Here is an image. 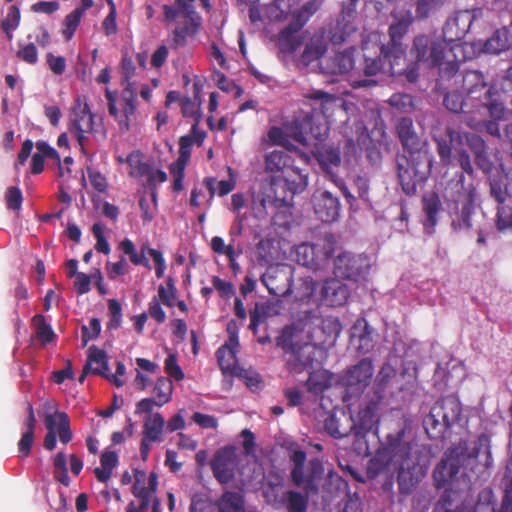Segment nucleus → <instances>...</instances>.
<instances>
[{"label":"nucleus","instance_id":"obj_13","mask_svg":"<svg viewBox=\"0 0 512 512\" xmlns=\"http://www.w3.org/2000/svg\"><path fill=\"white\" fill-rule=\"evenodd\" d=\"M94 117L85 97L78 96L69 113L68 127L75 136L83 154H86L88 143L86 134H94L96 132Z\"/></svg>","mask_w":512,"mask_h":512},{"label":"nucleus","instance_id":"obj_32","mask_svg":"<svg viewBox=\"0 0 512 512\" xmlns=\"http://www.w3.org/2000/svg\"><path fill=\"white\" fill-rule=\"evenodd\" d=\"M364 51V75L365 76H375L380 72L387 73L390 76L392 74L389 71L390 59L383 56L381 51L375 52L373 48V44L370 46L366 44L363 47Z\"/></svg>","mask_w":512,"mask_h":512},{"label":"nucleus","instance_id":"obj_47","mask_svg":"<svg viewBox=\"0 0 512 512\" xmlns=\"http://www.w3.org/2000/svg\"><path fill=\"white\" fill-rule=\"evenodd\" d=\"M278 45L281 51L294 53L302 45V38L298 32L283 28L278 37Z\"/></svg>","mask_w":512,"mask_h":512},{"label":"nucleus","instance_id":"obj_49","mask_svg":"<svg viewBox=\"0 0 512 512\" xmlns=\"http://www.w3.org/2000/svg\"><path fill=\"white\" fill-rule=\"evenodd\" d=\"M324 429L330 436L336 439L344 438L353 432V428H351V422L347 427H343L340 424L339 419H337L333 414L329 415L324 420Z\"/></svg>","mask_w":512,"mask_h":512},{"label":"nucleus","instance_id":"obj_36","mask_svg":"<svg viewBox=\"0 0 512 512\" xmlns=\"http://www.w3.org/2000/svg\"><path fill=\"white\" fill-rule=\"evenodd\" d=\"M217 512H245V499L236 491L227 490L214 502Z\"/></svg>","mask_w":512,"mask_h":512},{"label":"nucleus","instance_id":"obj_12","mask_svg":"<svg viewBox=\"0 0 512 512\" xmlns=\"http://www.w3.org/2000/svg\"><path fill=\"white\" fill-rule=\"evenodd\" d=\"M455 84H461V90L471 102V108L479 110L483 100H488L498 94L493 85H488L483 73L476 70H469L463 74H456Z\"/></svg>","mask_w":512,"mask_h":512},{"label":"nucleus","instance_id":"obj_45","mask_svg":"<svg viewBox=\"0 0 512 512\" xmlns=\"http://www.w3.org/2000/svg\"><path fill=\"white\" fill-rule=\"evenodd\" d=\"M331 385V375L326 370H316L309 374L306 386L314 395L323 393Z\"/></svg>","mask_w":512,"mask_h":512},{"label":"nucleus","instance_id":"obj_29","mask_svg":"<svg viewBox=\"0 0 512 512\" xmlns=\"http://www.w3.org/2000/svg\"><path fill=\"white\" fill-rule=\"evenodd\" d=\"M291 280V273L278 267L269 269L261 277L263 285L274 296L290 294L292 288Z\"/></svg>","mask_w":512,"mask_h":512},{"label":"nucleus","instance_id":"obj_9","mask_svg":"<svg viewBox=\"0 0 512 512\" xmlns=\"http://www.w3.org/2000/svg\"><path fill=\"white\" fill-rule=\"evenodd\" d=\"M435 141L437 153L444 164H449L452 156H454L463 172L469 176L473 175V165L467 150L464 148L466 145L465 134L462 135L453 128H446L444 135L435 138Z\"/></svg>","mask_w":512,"mask_h":512},{"label":"nucleus","instance_id":"obj_1","mask_svg":"<svg viewBox=\"0 0 512 512\" xmlns=\"http://www.w3.org/2000/svg\"><path fill=\"white\" fill-rule=\"evenodd\" d=\"M492 467L490 437L481 433L473 441L461 439L452 445L436 465L433 479L437 488H444L456 478L462 468L465 476L486 480Z\"/></svg>","mask_w":512,"mask_h":512},{"label":"nucleus","instance_id":"obj_14","mask_svg":"<svg viewBox=\"0 0 512 512\" xmlns=\"http://www.w3.org/2000/svg\"><path fill=\"white\" fill-rule=\"evenodd\" d=\"M411 24L410 19H400L395 23H392L389 27L390 41L387 45L384 44H373L375 52L378 50L382 52L383 56L390 59L389 71L392 75L400 74L402 68H397L400 61H404L405 49L402 45V38L407 34L409 26Z\"/></svg>","mask_w":512,"mask_h":512},{"label":"nucleus","instance_id":"obj_4","mask_svg":"<svg viewBox=\"0 0 512 512\" xmlns=\"http://www.w3.org/2000/svg\"><path fill=\"white\" fill-rule=\"evenodd\" d=\"M443 196L448 203L454 204L451 226L454 231H467L473 228L476 213V187L466 181L464 173L456 174L444 188Z\"/></svg>","mask_w":512,"mask_h":512},{"label":"nucleus","instance_id":"obj_16","mask_svg":"<svg viewBox=\"0 0 512 512\" xmlns=\"http://www.w3.org/2000/svg\"><path fill=\"white\" fill-rule=\"evenodd\" d=\"M119 249L126 255L129 256L130 261L134 265H142L148 269H151L150 262L145 256L147 252L155 263V275L157 278H162L166 270V262L163 254L160 250L150 248L149 245L143 244L140 249V253L136 251L133 241L128 238L123 239L119 243Z\"/></svg>","mask_w":512,"mask_h":512},{"label":"nucleus","instance_id":"obj_3","mask_svg":"<svg viewBox=\"0 0 512 512\" xmlns=\"http://www.w3.org/2000/svg\"><path fill=\"white\" fill-rule=\"evenodd\" d=\"M456 51H462L459 44L449 46L443 37L436 33L417 35L411 49L417 63L438 69L441 82L451 80L459 72L460 60Z\"/></svg>","mask_w":512,"mask_h":512},{"label":"nucleus","instance_id":"obj_62","mask_svg":"<svg viewBox=\"0 0 512 512\" xmlns=\"http://www.w3.org/2000/svg\"><path fill=\"white\" fill-rule=\"evenodd\" d=\"M101 332V323L98 318H92L89 321V325H83L81 328V338L83 342V346L87 345V343L91 340L98 338Z\"/></svg>","mask_w":512,"mask_h":512},{"label":"nucleus","instance_id":"obj_60","mask_svg":"<svg viewBox=\"0 0 512 512\" xmlns=\"http://www.w3.org/2000/svg\"><path fill=\"white\" fill-rule=\"evenodd\" d=\"M480 108H486L489 116L493 120H503L505 118V106L501 101L491 97L488 100H483Z\"/></svg>","mask_w":512,"mask_h":512},{"label":"nucleus","instance_id":"obj_59","mask_svg":"<svg viewBox=\"0 0 512 512\" xmlns=\"http://www.w3.org/2000/svg\"><path fill=\"white\" fill-rule=\"evenodd\" d=\"M388 103L402 112H410L414 107L413 97L407 93H394Z\"/></svg>","mask_w":512,"mask_h":512},{"label":"nucleus","instance_id":"obj_18","mask_svg":"<svg viewBox=\"0 0 512 512\" xmlns=\"http://www.w3.org/2000/svg\"><path fill=\"white\" fill-rule=\"evenodd\" d=\"M279 182L272 180L267 188H262L252 198V209L257 218L268 215V207L281 208L288 206V196L278 195Z\"/></svg>","mask_w":512,"mask_h":512},{"label":"nucleus","instance_id":"obj_37","mask_svg":"<svg viewBox=\"0 0 512 512\" xmlns=\"http://www.w3.org/2000/svg\"><path fill=\"white\" fill-rule=\"evenodd\" d=\"M471 102L465 96L464 92L458 89H452L444 95V106L453 113H472L474 108H471Z\"/></svg>","mask_w":512,"mask_h":512},{"label":"nucleus","instance_id":"obj_56","mask_svg":"<svg viewBox=\"0 0 512 512\" xmlns=\"http://www.w3.org/2000/svg\"><path fill=\"white\" fill-rule=\"evenodd\" d=\"M82 15L80 10H73L66 15L63 25L62 34L66 40L72 39L77 27L80 24Z\"/></svg>","mask_w":512,"mask_h":512},{"label":"nucleus","instance_id":"obj_20","mask_svg":"<svg viewBox=\"0 0 512 512\" xmlns=\"http://www.w3.org/2000/svg\"><path fill=\"white\" fill-rule=\"evenodd\" d=\"M214 477L220 484H228L235 477L236 453L231 446H225L216 451L211 463Z\"/></svg>","mask_w":512,"mask_h":512},{"label":"nucleus","instance_id":"obj_46","mask_svg":"<svg viewBox=\"0 0 512 512\" xmlns=\"http://www.w3.org/2000/svg\"><path fill=\"white\" fill-rule=\"evenodd\" d=\"M236 352L227 349V347H219L216 351L217 362L223 374H236L238 369Z\"/></svg>","mask_w":512,"mask_h":512},{"label":"nucleus","instance_id":"obj_43","mask_svg":"<svg viewBox=\"0 0 512 512\" xmlns=\"http://www.w3.org/2000/svg\"><path fill=\"white\" fill-rule=\"evenodd\" d=\"M508 30L506 28L496 30L484 44V51L490 54L498 55L510 47L508 38Z\"/></svg>","mask_w":512,"mask_h":512},{"label":"nucleus","instance_id":"obj_33","mask_svg":"<svg viewBox=\"0 0 512 512\" xmlns=\"http://www.w3.org/2000/svg\"><path fill=\"white\" fill-rule=\"evenodd\" d=\"M465 143L474 155V161L484 173L491 172L493 163L488 157L485 141L476 134L465 133Z\"/></svg>","mask_w":512,"mask_h":512},{"label":"nucleus","instance_id":"obj_15","mask_svg":"<svg viewBox=\"0 0 512 512\" xmlns=\"http://www.w3.org/2000/svg\"><path fill=\"white\" fill-rule=\"evenodd\" d=\"M370 268L369 258L364 254L342 252L333 261L335 277L358 282L365 278Z\"/></svg>","mask_w":512,"mask_h":512},{"label":"nucleus","instance_id":"obj_25","mask_svg":"<svg viewBox=\"0 0 512 512\" xmlns=\"http://www.w3.org/2000/svg\"><path fill=\"white\" fill-rule=\"evenodd\" d=\"M310 100V105L315 114H321L326 122L340 109L344 101L339 96L323 90H313L305 96Z\"/></svg>","mask_w":512,"mask_h":512},{"label":"nucleus","instance_id":"obj_48","mask_svg":"<svg viewBox=\"0 0 512 512\" xmlns=\"http://www.w3.org/2000/svg\"><path fill=\"white\" fill-rule=\"evenodd\" d=\"M32 324L36 331V337L42 344L45 345L54 340L55 333L42 314L35 315L32 318Z\"/></svg>","mask_w":512,"mask_h":512},{"label":"nucleus","instance_id":"obj_26","mask_svg":"<svg viewBox=\"0 0 512 512\" xmlns=\"http://www.w3.org/2000/svg\"><path fill=\"white\" fill-rule=\"evenodd\" d=\"M340 278L325 280L319 289V300L332 307L344 305L350 295L348 286Z\"/></svg>","mask_w":512,"mask_h":512},{"label":"nucleus","instance_id":"obj_39","mask_svg":"<svg viewBox=\"0 0 512 512\" xmlns=\"http://www.w3.org/2000/svg\"><path fill=\"white\" fill-rule=\"evenodd\" d=\"M352 341L357 342V349L361 353H368L374 347L372 329L366 321L358 322L353 326Z\"/></svg>","mask_w":512,"mask_h":512},{"label":"nucleus","instance_id":"obj_55","mask_svg":"<svg viewBox=\"0 0 512 512\" xmlns=\"http://www.w3.org/2000/svg\"><path fill=\"white\" fill-rule=\"evenodd\" d=\"M496 227L499 231H512V207L502 204L496 214Z\"/></svg>","mask_w":512,"mask_h":512},{"label":"nucleus","instance_id":"obj_28","mask_svg":"<svg viewBox=\"0 0 512 512\" xmlns=\"http://www.w3.org/2000/svg\"><path fill=\"white\" fill-rule=\"evenodd\" d=\"M194 4L195 0H175L173 5H163L165 19L175 21L182 17L185 19V24L200 27L201 16L195 10Z\"/></svg>","mask_w":512,"mask_h":512},{"label":"nucleus","instance_id":"obj_63","mask_svg":"<svg viewBox=\"0 0 512 512\" xmlns=\"http://www.w3.org/2000/svg\"><path fill=\"white\" fill-rule=\"evenodd\" d=\"M212 502L204 493H195L191 498L189 512H211Z\"/></svg>","mask_w":512,"mask_h":512},{"label":"nucleus","instance_id":"obj_52","mask_svg":"<svg viewBox=\"0 0 512 512\" xmlns=\"http://www.w3.org/2000/svg\"><path fill=\"white\" fill-rule=\"evenodd\" d=\"M501 488L503 490V498L500 512H512V470L505 469L501 480Z\"/></svg>","mask_w":512,"mask_h":512},{"label":"nucleus","instance_id":"obj_27","mask_svg":"<svg viewBox=\"0 0 512 512\" xmlns=\"http://www.w3.org/2000/svg\"><path fill=\"white\" fill-rule=\"evenodd\" d=\"M173 384L169 378L159 377L154 386L156 398H143L136 403L135 412H152L155 406L162 407L171 400Z\"/></svg>","mask_w":512,"mask_h":512},{"label":"nucleus","instance_id":"obj_44","mask_svg":"<svg viewBox=\"0 0 512 512\" xmlns=\"http://www.w3.org/2000/svg\"><path fill=\"white\" fill-rule=\"evenodd\" d=\"M354 47L338 52L332 58L331 72L334 74H345L351 71L354 67Z\"/></svg>","mask_w":512,"mask_h":512},{"label":"nucleus","instance_id":"obj_54","mask_svg":"<svg viewBox=\"0 0 512 512\" xmlns=\"http://www.w3.org/2000/svg\"><path fill=\"white\" fill-rule=\"evenodd\" d=\"M44 424L47 433L44 437L43 446L46 450L52 451L57 444L55 416L51 413H46L44 415Z\"/></svg>","mask_w":512,"mask_h":512},{"label":"nucleus","instance_id":"obj_11","mask_svg":"<svg viewBox=\"0 0 512 512\" xmlns=\"http://www.w3.org/2000/svg\"><path fill=\"white\" fill-rule=\"evenodd\" d=\"M336 243L335 236L331 233L325 234L321 243L313 245L303 243L296 248V260L300 265L318 271L334 254Z\"/></svg>","mask_w":512,"mask_h":512},{"label":"nucleus","instance_id":"obj_31","mask_svg":"<svg viewBox=\"0 0 512 512\" xmlns=\"http://www.w3.org/2000/svg\"><path fill=\"white\" fill-rule=\"evenodd\" d=\"M279 182L278 189H282L284 194H286L285 189L290 193V197L288 198V202L292 200L293 196L297 193L303 192L308 185V175L304 173L303 170L296 167L295 165L290 168L286 173L283 174V180L275 179Z\"/></svg>","mask_w":512,"mask_h":512},{"label":"nucleus","instance_id":"obj_40","mask_svg":"<svg viewBox=\"0 0 512 512\" xmlns=\"http://www.w3.org/2000/svg\"><path fill=\"white\" fill-rule=\"evenodd\" d=\"M86 363L90 365L92 374L108 377V358L104 350L90 346Z\"/></svg>","mask_w":512,"mask_h":512},{"label":"nucleus","instance_id":"obj_10","mask_svg":"<svg viewBox=\"0 0 512 512\" xmlns=\"http://www.w3.org/2000/svg\"><path fill=\"white\" fill-rule=\"evenodd\" d=\"M121 92V111L117 108V91L106 89L105 97L108 102V112L115 118L122 131H129L131 117L136 112L137 86L136 82H126Z\"/></svg>","mask_w":512,"mask_h":512},{"label":"nucleus","instance_id":"obj_8","mask_svg":"<svg viewBox=\"0 0 512 512\" xmlns=\"http://www.w3.org/2000/svg\"><path fill=\"white\" fill-rule=\"evenodd\" d=\"M461 415L459 404L452 399L439 400L423 419V427L430 439H442L445 432L456 423Z\"/></svg>","mask_w":512,"mask_h":512},{"label":"nucleus","instance_id":"obj_5","mask_svg":"<svg viewBox=\"0 0 512 512\" xmlns=\"http://www.w3.org/2000/svg\"><path fill=\"white\" fill-rule=\"evenodd\" d=\"M276 345L290 355L287 364L292 371L301 372L313 365L317 348L300 325L285 326L276 338Z\"/></svg>","mask_w":512,"mask_h":512},{"label":"nucleus","instance_id":"obj_61","mask_svg":"<svg viewBox=\"0 0 512 512\" xmlns=\"http://www.w3.org/2000/svg\"><path fill=\"white\" fill-rule=\"evenodd\" d=\"M108 309L110 319L107 323L109 330H116L121 326L122 323V307L118 300L110 299L108 301Z\"/></svg>","mask_w":512,"mask_h":512},{"label":"nucleus","instance_id":"obj_24","mask_svg":"<svg viewBox=\"0 0 512 512\" xmlns=\"http://www.w3.org/2000/svg\"><path fill=\"white\" fill-rule=\"evenodd\" d=\"M314 157L325 175L333 183H340V177L338 175L342 162L340 149L333 145L325 144L317 148Z\"/></svg>","mask_w":512,"mask_h":512},{"label":"nucleus","instance_id":"obj_38","mask_svg":"<svg viewBox=\"0 0 512 512\" xmlns=\"http://www.w3.org/2000/svg\"><path fill=\"white\" fill-rule=\"evenodd\" d=\"M294 166V159L291 154L283 150H274L265 158V167L270 172L286 173Z\"/></svg>","mask_w":512,"mask_h":512},{"label":"nucleus","instance_id":"obj_7","mask_svg":"<svg viewBox=\"0 0 512 512\" xmlns=\"http://www.w3.org/2000/svg\"><path fill=\"white\" fill-rule=\"evenodd\" d=\"M404 435V429L388 434L382 450H379L375 457L370 460V468L378 462H382L378 469L393 465L398 469V479L401 481L405 471H409L415 465L411 458V444L404 441Z\"/></svg>","mask_w":512,"mask_h":512},{"label":"nucleus","instance_id":"obj_35","mask_svg":"<svg viewBox=\"0 0 512 512\" xmlns=\"http://www.w3.org/2000/svg\"><path fill=\"white\" fill-rule=\"evenodd\" d=\"M318 288V281L314 280L311 276H304L298 279L294 290H291L290 293H294V297L297 301L310 303L319 299V297H317Z\"/></svg>","mask_w":512,"mask_h":512},{"label":"nucleus","instance_id":"obj_51","mask_svg":"<svg viewBox=\"0 0 512 512\" xmlns=\"http://www.w3.org/2000/svg\"><path fill=\"white\" fill-rule=\"evenodd\" d=\"M20 23V10L16 5H11L8 8L6 17L1 22V29L6 34L7 39H13V31L19 26Z\"/></svg>","mask_w":512,"mask_h":512},{"label":"nucleus","instance_id":"obj_53","mask_svg":"<svg viewBox=\"0 0 512 512\" xmlns=\"http://www.w3.org/2000/svg\"><path fill=\"white\" fill-rule=\"evenodd\" d=\"M447 0H417L415 14L418 19H427L432 13L440 9Z\"/></svg>","mask_w":512,"mask_h":512},{"label":"nucleus","instance_id":"obj_21","mask_svg":"<svg viewBox=\"0 0 512 512\" xmlns=\"http://www.w3.org/2000/svg\"><path fill=\"white\" fill-rule=\"evenodd\" d=\"M475 16L469 10L456 12L448 18L442 28V37L449 44L454 46L455 42L460 41L469 32Z\"/></svg>","mask_w":512,"mask_h":512},{"label":"nucleus","instance_id":"obj_2","mask_svg":"<svg viewBox=\"0 0 512 512\" xmlns=\"http://www.w3.org/2000/svg\"><path fill=\"white\" fill-rule=\"evenodd\" d=\"M305 451L299 449H290L289 461L292 465L290 478L292 483L302 488L304 494L290 490L287 492L286 508L288 512H307L309 496L315 495L319 491V484L322 480L324 467L318 458H312L308 461Z\"/></svg>","mask_w":512,"mask_h":512},{"label":"nucleus","instance_id":"obj_42","mask_svg":"<svg viewBox=\"0 0 512 512\" xmlns=\"http://www.w3.org/2000/svg\"><path fill=\"white\" fill-rule=\"evenodd\" d=\"M357 28L354 23H349L337 19L328 32V38L333 45H341L346 42L355 32Z\"/></svg>","mask_w":512,"mask_h":512},{"label":"nucleus","instance_id":"obj_57","mask_svg":"<svg viewBox=\"0 0 512 512\" xmlns=\"http://www.w3.org/2000/svg\"><path fill=\"white\" fill-rule=\"evenodd\" d=\"M210 247L214 253L227 256L231 264H233L235 260V249L232 243L225 245L223 238L214 236L211 239Z\"/></svg>","mask_w":512,"mask_h":512},{"label":"nucleus","instance_id":"obj_22","mask_svg":"<svg viewBox=\"0 0 512 512\" xmlns=\"http://www.w3.org/2000/svg\"><path fill=\"white\" fill-rule=\"evenodd\" d=\"M396 132L406 155L429 152L426 149V142L416 133L410 117H402L398 120Z\"/></svg>","mask_w":512,"mask_h":512},{"label":"nucleus","instance_id":"obj_17","mask_svg":"<svg viewBox=\"0 0 512 512\" xmlns=\"http://www.w3.org/2000/svg\"><path fill=\"white\" fill-rule=\"evenodd\" d=\"M373 373L372 360L363 358L357 364L347 369L341 378V383L350 394L359 395L371 383Z\"/></svg>","mask_w":512,"mask_h":512},{"label":"nucleus","instance_id":"obj_50","mask_svg":"<svg viewBox=\"0 0 512 512\" xmlns=\"http://www.w3.org/2000/svg\"><path fill=\"white\" fill-rule=\"evenodd\" d=\"M53 415L55 416L57 433L61 443L68 444L73 437L68 414L62 411H55Z\"/></svg>","mask_w":512,"mask_h":512},{"label":"nucleus","instance_id":"obj_6","mask_svg":"<svg viewBox=\"0 0 512 512\" xmlns=\"http://www.w3.org/2000/svg\"><path fill=\"white\" fill-rule=\"evenodd\" d=\"M397 176L402 191L407 196L417 193L418 186L429 178L433 167V156L430 152L403 154L397 156Z\"/></svg>","mask_w":512,"mask_h":512},{"label":"nucleus","instance_id":"obj_41","mask_svg":"<svg viewBox=\"0 0 512 512\" xmlns=\"http://www.w3.org/2000/svg\"><path fill=\"white\" fill-rule=\"evenodd\" d=\"M101 467L94 469L96 479L106 483L112 475L113 469L118 465V455L115 451L105 450L100 456Z\"/></svg>","mask_w":512,"mask_h":512},{"label":"nucleus","instance_id":"obj_34","mask_svg":"<svg viewBox=\"0 0 512 512\" xmlns=\"http://www.w3.org/2000/svg\"><path fill=\"white\" fill-rule=\"evenodd\" d=\"M136 415L144 414L142 437L152 441L160 442L165 428V419L159 412H139Z\"/></svg>","mask_w":512,"mask_h":512},{"label":"nucleus","instance_id":"obj_30","mask_svg":"<svg viewBox=\"0 0 512 512\" xmlns=\"http://www.w3.org/2000/svg\"><path fill=\"white\" fill-rule=\"evenodd\" d=\"M422 211L424 213L423 226L427 234L431 235L435 231L439 217L443 211V205L440 196L435 191L425 193L422 197Z\"/></svg>","mask_w":512,"mask_h":512},{"label":"nucleus","instance_id":"obj_23","mask_svg":"<svg viewBox=\"0 0 512 512\" xmlns=\"http://www.w3.org/2000/svg\"><path fill=\"white\" fill-rule=\"evenodd\" d=\"M314 212L323 223L336 221L340 214V201L329 191H317L313 195Z\"/></svg>","mask_w":512,"mask_h":512},{"label":"nucleus","instance_id":"obj_64","mask_svg":"<svg viewBox=\"0 0 512 512\" xmlns=\"http://www.w3.org/2000/svg\"><path fill=\"white\" fill-rule=\"evenodd\" d=\"M91 230L94 237L96 238L95 249L100 253L108 255L111 249L107 239L104 236V225L99 222L94 223Z\"/></svg>","mask_w":512,"mask_h":512},{"label":"nucleus","instance_id":"obj_58","mask_svg":"<svg viewBox=\"0 0 512 512\" xmlns=\"http://www.w3.org/2000/svg\"><path fill=\"white\" fill-rule=\"evenodd\" d=\"M26 428L25 432H23L19 442H18V451L19 457L25 458L30 452L34 443V432L36 427L32 426H24Z\"/></svg>","mask_w":512,"mask_h":512},{"label":"nucleus","instance_id":"obj_19","mask_svg":"<svg viewBox=\"0 0 512 512\" xmlns=\"http://www.w3.org/2000/svg\"><path fill=\"white\" fill-rule=\"evenodd\" d=\"M379 405L380 397L371 399L359 410L357 420L349 418L351 428L356 437L361 438L369 432H376L379 425Z\"/></svg>","mask_w":512,"mask_h":512}]
</instances>
